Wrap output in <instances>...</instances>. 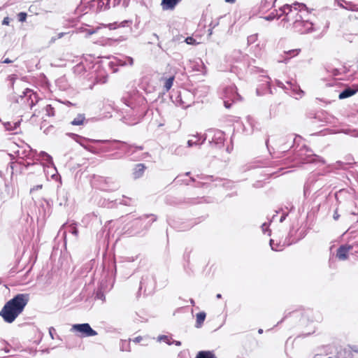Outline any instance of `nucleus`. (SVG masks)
I'll return each instance as SVG.
<instances>
[{
	"label": "nucleus",
	"mask_w": 358,
	"mask_h": 358,
	"mask_svg": "<svg viewBox=\"0 0 358 358\" xmlns=\"http://www.w3.org/2000/svg\"><path fill=\"white\" fill-rule=\"evenodd\" d=\"M29 301V294H18L6 303L0 315L7 323H12L23 312Z\"/></svg>",
	"instance_id": "1"
},
{
	"label": "nucleus",
	"mask_w": 358,
	"mask_h": 358,
	"mask_svg": "<svg viewBox=\"0 0 358 358\" xmlns=\"http://www.w3.org/2000/svg\"><path fill=\"white\" fill-rule=\"evenodd\" d=\"M71 331L78 333V336L81 337H91L97 335V332L92 329L88 323L73 324Z\"/></svg>",
	"instance_id": "2"
},
{
	"label": "nucleus",
	"mask_w": 358,
	"mask_h": 358,
	"mask_svg": "<svg viewBox=\"0 0 358 358\" xmlns=\"http://www.w3.org/2000/svg\"><path fill=\"white\" fill-rule=\"evenodd\" d=\"M302 9L306 10V6L303 3H299L298 2H295L293 5L285 4L280 8V10L282 11V14L286 15V17L284 19V20L287 22L293 20L290 15L292 13L298 10L301 11Z\"/></svg>",
	"instance_id": "3"
},
{
	"label": "nucleus",
	"mask_w": 358,
	"mask_h": 358,
	"mask_svg": "<svg viewBox=\"0 0 358 358\" xmlns=\"http://www.w3.org/2000/svg\"><path fill=\"white\" fill-rule=\"evenodd\" d=\"M293 24L294 29L301 34L308 33L313 29V24L308 20H302L301 15L298 14Z\"/></svg>",
	"instance_id": "4"
},
{
	"label": "nucleus",
	"mask_w": 358,
	"mask_h": 358,
	"mask_svg": "<svg viewBox=\"0 0 358 358\" xmlns=\"http://www.w3.org/2000/svg\"><path fill=\"white\" fill-rule=\"evenodd\" d=\"M352 249V246L351 245H341L337 250V258L342 261L346 260L348 257V253Z\"/></svg>",
	"instance_id": "5"
},
{
	"label": "nucleus",
	"mask_w": 358,
	"mask_h": 358,
	"mask_svg": "<svg viewBox=\"0 0 358 358\" xmlns=\"http://www.w3.org/2000/svg\"><path fill=\"white\" fill-rule=\"evenodd\" d=\"M181 0H162L161 6L164 10H173Z\"/></svg>",
	"instance_id": "6"
},
{
	"label": "nucleus",
	"mask_w": 358,
	"mask_h": 358,
	"mask_svg": "<svg viewBox=\"0 0 358 358\" xmlns=\"http://www.w3.org/2000/svg\"><path fill=\"white\" fill-rule=\"evenodd\" d=\"M145 169V166L143 164L136 165L134 169L133 176L135 179L141 178Z\"/></svg>",
	"instance_id": "7"
},
{
	"label": "nucleus",
	"mask_w": 358,
	"mask_h": 358,
	"mask_svg": "<svg viewBox=\"0 0 358 358\" xmlns=\"http://www.w3.org/2000/svg\"><path fill=\"white\" fill-rule=\"evenodd\" d=\"M224 97L225 98L231 99L232 100H234L236 98H238V94L236 92L235 87H230L227 88L224 90Z\"/></svg>",
	"instance_id": "8"
},
{
	"label": "nucleus",
	"mask_w": 358,
	"mask_h": 358,
	"mask_svg": "<svg viewBox=\"0 0 358 358\" xmlns=\"http://www.w3.org/2000/svg\"><path fill=\"white\" fill-rule=\"evenodd\" d=\"M356 93V90L351 88H347L341 92L338 95L340 99H343L354 95Z\"/></svg>",
	"instance_id": "9"
},
{
	"label": "nucleus",
	"mask_w": 358,
	"mask_h": 358,
	"mask_svg": "<svg viewBox=\"0 0 358 358\" xmlns=\"http://www.w3.org/2000/svg\"><path fill=\"white\" fill-rule=\"evenodd\" d=\"M206 318V313L204 312H200L196 315V327L197 328L201 327Z\"/></svg>",
	"instance_id": "10"
},
{
	"label": "nucleus",
	"mask_w": 358,
	"mask_h": 358,
	"mask_svg": "<svg viewBox=\"0 0 358 358\" xmlns=\"http://www.w3.org/2000/svg\"><path fill=\"white\" fill-rule=\"evenodd\" d=\"M85 120V115L83 114H78L76 117L71 122V124L73 125H82L84 123Z\"/></svg>",
	"instance_id": "11"
},
{
	"label": "nucleus",
	"mask_w": 358,
	"mask_h": 358,
	"mask_svg": "<svg viewBox=\"0 0 358 358\" xmlns=\"http://www.w3.org/2000/svg\"><path fill=\"white\" fill-rule=\"evenodd\" d=\"M39 157L41 158L42 160L45 161L50 164L53 165L52 158L50 155H49L45 152L41 151L39 153Z\"/></svg>",
	"instance_id": "12"
},
{
	"label": "nucleus",
	"mask_w": 358,
	"mask_h": 358,
	"mask_svg": "<svg viewBox=\"0 0 358 358\" xmlns=\"http://www.w3.org/2000/svg\"><path fill=\"white\" fill-rule=\"evenodd\" d=\"M196 358H215V357L210 351H201L197 354Z\"/></svg>",
	"instance_id": "13"
},
{
	"label": "nucleus",
	"mask_w": 358,
	"mask_h": 358,
	"mask_svg": "<svg viewBox=\"0 0 358 358\" xmlns=\"http://www.w3.org/2000/svg\"><path fill=\"white\" fill-rule=\"evenodd\" d=\"M174 80V77H170L169 78L166 79L164 83V88L166 91H169L172 85Z\"/></svg>",
	"instance_id": "14"
},
{
	"label": "nucleus",
	"mask_w": 358,
	"mask_h": 358,
	"mask_svg": "<svg viewBox=\"0 0 358 358\" xmlns=\"http://www.w3.org/2000/svg\"><path fill=\"white\" fill-rule=\"evenodd\" d=\"M120 1L121 0H107L105 8L109 9L110 8V4H112L113 7H115L120 4Z\"/></svg>",
	"instance_id": "15"
},
{
	"label": "nucleus",
	"mask_w": 358,
	"mask_h": 358,
	"mask_svg": "<svg viewBox=\"0 0 358 358\" xmlns=\"http://www.w3.org/2000/svg\"><path fill=\"white\" fill-rule=\"evenodd\" d=\"M270 245L271 249L274 251H280L282 250V246H280L277 243L275 244L274 241L272 239L270 241Z\"/></svg>",
	"instance_id": "16"
},
{
	"label": "nucleus",
	"mask_w": 358,
	"mask_h": 358,
	"mask_svg": "<svg viewBox=\"0 0 358 358\" xmlns=\"http://www.w3.org/2000/svg\"><path fill=\"white\" fill-rule=\"evenodd\" d=\"M158 341H164L166 342L168 345H171L170 339L167 336H160L158 337Z\"/></svg>",
	"instance_id": "17"
},
{
	"label": "nucleus",
	"mask_w": 358,
	"mask_h": 358,
	"mask_svg": "<svg viewBox=\"0 0 358 358\" xmlns=\"http://www.w3.org/2000/svg\"><path fill=\"white\" fill-rule=\"evenodd\" d=\"M134 64V59L133 58L128 57L126 58L125 61L122 64V65H129L132 66Z\"/></svg>",
	"instance_id": "18"
},
{
	"label": "nucleus",
	"mask_w": 358,
	"mask_h": 358,
	"mask_svg": "<svg viewBox=\"0 0 358 358\" xmlns=\"http://www.w3.org/2000/svg\"><path fill=\"white\" fill-rule=\"evenodd\" d=\"M27 19V13H20L18 14V20L20 22H24Z\"/></svg>",
	"instance_id": "19"
},
{
	"label": "nucleus",
	"mask_w": 358,
	"mask_h": 358,
	"mask_svg": "<svg viewBox=\"0 0 358 358\" xmlns=\"http://www.w3.org/2000/svg\"><path fill=\"white\" fill-rule=\"evenodd\" d=\"M185 42L187 44H189V45L196 44V40L194 38H193L192 37H187V38H185Z\"/></svg>",
	"instance_id": "20"
},
{
	"label": "nucleus",
	"mask_w": 358,
	"mask_h": 358,
	"mask_svg": "<svg viewBox=\"0 0 358 358\" xmlns=\"http://www.w3.org/2000/svg\"><path fill=\"white\" fill-rule=\"evenodd\" d=\"M103 27H108L109 29L113 30L117 28V24L116 23H110L108 24H103Z\"/></svg>",
	"instance_id": "21"
},
{
	"label": "nucleus",
	"mask_w": 358,
	"mask_h": 358,
	"mask_svg": "<svg viewBox=\"0 0 358 358\" xmlns=\"http://www.w3.org/2000/svg\"><path fill=\"white\" fill-rule=\"evenodd\" d=\"M257 39V36L252 35L248 38V43H252L255 42V41Z\"/></svg>",
	"instance_id": "22"
},
{
	"label": "nucleus",
	"mask_w": 358,
	"mask_h": 358,
	"mask_svg": "<svg viewBox=\"0 0 358 358\" xmlns=\"http://www.w3.org/2000/svg\"><path fill=\"white\" fill-rule=\"evenodd\" d=\"M99 29V27H96L95 29H87V30H86V31L88 35H92L93 34H95L98 31Z\"/></svg>",
	"instance_id": "23"
},
{
	"label": "nucleus",
	"mask_w": 358,
	"mask_h": 358,
	"mask_svg": "<svg viewBox=\"0 0 358 358\" xmlns=\"http://www.w3.org/2000/svg\"><path fill=\"white\" fill-rule=\"evenodd\" d=\"M4 125L6 130H14L13 124L10 122H7Z\"/></svg>",
	"instance_id": "24"
},
{
	"label": "nucleus",
	"mask_w": 358,
	"mask_h": 358,
	"mask_svg": "<svg viewBox=\"0 0 358 358\" xmlns=\"http://www.w3.org/2000/svg\"><path fill=\"white\" fill-rule=\"evenodd\" d=\"M275 17V16L273 14H270L269 15L264 17V19L267 20V21H271Z\"/></svg>",
	"instance_id": "25"
},
{
	"label": "nucleus",
	"mask_w": 358,
	"mask_h": 358,
	"mask_svg": "<svg viewBox=\"0 0 358 358\" xmlns=\"http://www.w3.org/2000/svg\"><path fill=\"white\" fill-rule=\"evenodd\" d=\"M64 34H65V33H64V32H61V33L58 34L57 38H55V37L52 38L51 41L54 42V41H55V40L57 38H61L62 37H63L64 36Z\"/></svg>",
	"instance_id": "26"
},
{
	"label": "nucleus",
	"mask_w": 358,
	"mask_h": 358,
	"mask_svg": "<svg viewBox=\"0 0 358 358\" xmlns=\"http://www.w3.org/2000/svg\"><path fill=\"white\" fill-rule=\"evenodd\" d=\"M53 331H55V329L54 327H50L49 329V334H50V336L52 339H54V334H53Z\"/></svg>",
	"instance_id": "27"
},
{
	"label": "nucleus",
	"mask_w": 358,
	"mask_h": 358,
	"mask_svg": "<svg viewBox=\"0 0 358 358\" xmlns=\"http://www.w3.org/2000/svg\"><path fill=\"white\" fill-rule=\"evenodd\" d=\"M9 22H10V20L8 17H4V19L3 20V22H2V24L3 25H8L9 24Z\"/></svg>",
	"instance_id": "28"
},
{
	"label": "nucleus",
	"mask_w": 358,
	"mask_h": 358,
	"mask_svg": "<svg viewBox=\"0 0 358 358\" xmlns=\"http://www.w3.org/2000/svg\"><path fill=\"white\" fill-rule=\"evenodd\" d=\"M41 188H42V185H36V186H34V187H32L30 191H31V192H32L35 190H38Z\"/></svg>",
	"instance_id": "29"
},
{
	"label": "nucleus",
	"mask_w": 358,
	"mask_h": 358,
	"mask_svg": "<svg viewBox=\"0 0 358 358\" xmlns=\"http://www.w3.org/2000/svg\"><path fill=\"white\" fill-rule=\"evenodd\" d=\"M339 217H340V215H339V214L338 213L337 210H336L334 211V216H333V217H334V219L335 220H338V218H339Z\"/></svg>",
	"instance_id": "30"
},
{
	"label": "nucleus",
	"mask_w": 358,
	"mask_h": 358,
	"mask_svg": "<svg viewBox=\"0 0 358 358\" xmlns=\"http://www.w3.org/2000/svg\"><path fill=\"white\" fill-rule=\"evenodd\" d=\"M196 142H193L192 140H189L187 141V146L188 147H192L193 145H196Z\"/></svg>",
	"instance_id": "31"
},
{
	"label": "nucleus",
	"mask_w": 358,
	"mask_h": 358,
	"mask_svg": "<svg viewBox=\"0 0 358 358\" xmlns=\"http://www.w3.org/2000/svg\"><path fill=\"white\" fill-rule=\"evenodd\" d=\"M141 340H142V338L141 336H138L134 339V341L136 343H139Z\"/></svg>",
	"instance_id": "32"
},
{
	"label": "nucleus",
	"mask_w": 358,
	"mask_h": 358,
	"mask_svg": "<svg viewBox=\"0 0 358 358\" xmlns=\"http://www.w3.org/2000/svg\"><path fill=\"white\" fill-rule=\"evenodd\" d=\"M19 125H20V122H19L13 123V129H17L19 127Z\"/></svg>",
	"instance_id": "33"
},
{
	"label": "nucleus",
	"mask_w": 358,
	"mask_h": 358,
	"mask_svg": "<svg viewBox=\"0 0 358 358\" xmlns=\"http://www.w3.org/2000/svg\"><path fill=\"white\" fill-rule=\"evenodd\" d=\"M129 1V0H124V1H123V6H124V7H127V6H128Z\"/></svg>",
	"instance_id": "34"
},
{
	"label": "nucleus",
	"mask_w": 358,
	"mask_h": 358,
	"mask_svg": "<svg viewBox=\"0 0 358 358\" xmlns=\"http://www.w3.org/2000/svg\"><path fill=\"white\" fill-rule=\"evenodd\" d=\"M303 94V92L301 90H299V92H297V94L299 95V97L301 98Z\"/></svg>",
	"instance_id": "35"
},
{
	"label": "nucleus",
	"mask_w": 358,
	"mask_h": 358,
	"mask_svg": "<svg viewBox=\"0 0 358 358\" xmlns=\"http://www.w3.org/2000/svg\"><path fill=\"white\" fill-rule=\"evenodd\" d=\"M98 4H99V6H103L104 2L103 0H99Z\"/></svg>",
	"instance_id": "36"
},
{
	"label": "nucleus",
	"mask_w": 358,
	"mask_h": 358,
	"mask_svg": "<svg viewBox=\"0 0 358 358\" xmlns=\"http://www.w3.org/2000/svg\"><path fill=\"white\" fill-rule=\"evenodd\" d=\"M11 62H12V61H11V60H10V59H8V58H7V59H6L3 61V63H5V64H10V63H11Z\"/></svg>",
	"instance_id": "37"
},
{
	"label": "nucleus",
	"mask_w": 358,
	"mask_h": 358,
	"mask_svg": "<svg viewBox=\"0 0 358 358\" xmlns=\"http://www.w3.org/2000/svg\"><path fill=\"white\" fill-rule=\"evenodd\" d=\"M224 103L226 108L230 107V104L228 103V101H224Z\"/></svg>",
	"instance_id": "38"
},
{
	"label": "nucleus",
	"mask_w": 358,
	"mask_h": 358,
	"mask_svg": "<svg viewBox=\"0 0 358 358\" xmlns=\"http://www.w3.org/2000/svg\"><path fill=\"white\" fill-rule=\"evenodd\" d=\"M236 1V0H225V2L234 3Z\"/></svg>",
	"instance_id": "39"
},
{
	"label": "nucleus",
	"mask_w": 358,
	"mask_h": 358,
	"mask_svg": "<svg viewBox=\"0 0 358 358\" xmlns=\"http://www.w3.org/2000/svg\"><path fill=\"white\" fill-rule=\"evenodd\" d=\"M126 22H127V21H124V22H121V23L119 24V26H120V27H124V24H125Z\"/></svg>",
	"instance_id": "40"
},
{
	"label": "nucleus",
	"mask_w": 358,
	"mask_h": 358,
	"mask_svg": "<svg viewBox=\"0 0 358 358\" xmlns=\"http://www.w3.org/2000/svg\"><path fill=\"white\" fill-rule=\"evenodd\" d=\"M72 233H73V234H75V235H77V234H78V230H77L76 229H74L73 230V232H72Z\"/></svg>",
	"instance_id": "41"
},
{
	"label": "nucleus",
	"mask_w": 358,
	"mask_h": 358,
	"mask_svg": "<svg viewBox=\"0 0 358 358\" xmlns=\"http://www.w3.org/2000/svg\"><path fill=\"white\" fill-rule=\"evenodd\" d=\"M216 297H217V299H221V298H222V295H221L220 294H217V296H216Z\"/></svg>",
	"instance_id": "42"
},
{
	"label": "nucleus",
	"mask_w": 358,
	"mask_h": 358,
	"mask_svg": "<svg viewBox=\"0 0 358 358\" xmlns=\"http://www.w3.org/2000/svg\"><path fill=\"white\" fill-rule=\"evenodd\" d=\"M175 343L176 345H180V341H175Z\"/></svg>",
	"instance_id": "43"
},
{
	"label": "nucleus",
	"mask_w": 358,
	"mask_h": 358,
	"mask_svg": "<svg viewBox=\"0 0 358 358\" xmlns=\"http://www.w3.org/2000/svg\"><path fill=\"white\" fill-rule=\"evenodd\" d=\"M190 303L192 305H194V301L193 299L190 300Z\"/></svg>",
	"instance_id": "44"
},
{
	"label": "nucleus",
	"mask_w": 358,
	"mask_h": 358,
	"mask_svg": "<svg viewBox=\"0 0 358 358\" xmlns=\"http://www.w3.org/2000/svg\"><path fill=\"white\" fill-rule=\"evenodd\" d=\"M262 332H263V330H262V329H259V334H262Z\"/></svg>",
	"instance_id": "45"
},
{
	"label": "nucleus",
	"mask_w": 358,
	"mask_h": 358,
	"mask_svg": "<svg viewBox=\"0 0 358 358\" xmlns=\"http://www.w3.org/2000/svg\"><path fill=\"white\" fill-rule=\"evenodd\" d=\"M154 36H155V37L158 38V36H157V34H154Z\"/></svg>",
	"instance_id": "46"
},
{
	"label": "nucleus",
	"mask_w": 358,
	"mask_h": 358,
	"mask_svg": "<svg viewBox=\"0 0 358 358\" xmlns=\"http://www.w3.org/2000/svg\"><path fill=\"white\" fill-rule=\"evenodd\" d=\"M329 358H331V357H329Z\"/></svg>",
	"instance_id": "47"
}]
</instances>
